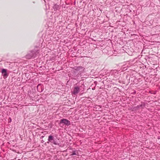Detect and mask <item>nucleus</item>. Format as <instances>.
I'll return each mask as SVG.
<instances>
[{
	"label": "nucleus",
	"instance_id": "1",
	"mask_svg": "<svg viewBox=\"0 0 160 160\" xmlns=\"http://www.w3.org/2000/svg\"><path fill=\"white\" fill-rule=\"evenodd\" d=\"M72 68L73 70L71 71V75L73 77L74 79H76L75 78L78 77L79 75L82 76L85 69L84 67L81 66H75Z\"/></svg>",
	"mask_w": 160,
	"mask_h": 160
},
{
	"label": "nucleus",
	"instance_id": "2",
	"mask_svg": "<svg viewBox=\"0 0 160 160\" xmlns=\"http://www.w3.org/2000/svg\"><path fill=\"white\" fill-rule=\"evenodd\" d=\"M39 50L35 48L28 51L25 57L27 59H34L37 57L39 54Z\"/></svg>",
	"mask_w": 160,
	"mask_h": 160
},
{
	"label": "nucleus",
	"instance_id": "3",
	"mask_svg": "<svg viewBox=\"0 0 160 160\" xmlns=\"http://www.w3.org/2000/svg\"><path fill=\"white\" fill-rule=\"evenodd\" d=\"M59 126L62 127L63 125H65L68 126L70 125V121L68 119L65 118H62L60 120L59 123Z\"/></svg>",
	"mask_w": 160,
	"mask_h": 160
},
{
	"label": "nucleus",
	"instance_id": "4",
	"mask_svg": "<svg viewBox=\"0 0 160 160\" xmlns=\"http://www.w3.org/2000/svg\"><path fill=\"white\" fill-rule=\"evenodd\" d=\"M110 75L112 76V78H113V79H114V78H119V73L117 70H113L110 72L109 76Z\"/></svg>",
	"mask_w": 160,
	"mask_h": 160
},
{
	"label": "nucleus",
	"instance_id": "5",
	"mask_svg": "<svg viewBox=\"0 0 160 160\" xmlns=\"http://www.w3.org/2000/svg\"><path fill=\"white\" fill-rule=\"evenodd\" d=\"M52 37L51 34H48V33H46L45 36L44 37V38L45 40H43V42L45 41L44 43H46L47 45V43L48 42V44H49L51 43L50 41H51V38Z\"/></svg>",
	"mask_w": 160,
	"mask_h": 160
},
{
	"label": "nucleus",
	"instance_id": "6",
	"mask_svg": "<svg viewBox=\"0 0 160 160\" xmlns=\"http://www.w3.org/2000/svg\"><path fill=\"white\" fill-rule=\"evenodd\" d=\"M48 141L55 145H59V143H58L57 141H56L55 140L53 136L52 135H50L48 136Z\"/></svg>",
	"mask_w": 160,
	"mask_h": 160
},
{
	"label": "nucleus",
	"instance_id": "7",
	"mask_svg": "<svg viewBox=\"0 0 160 160\" xmlns=\"http://www.w3.org/2000/svg\"><path fill=\"white\" fill-rule=\"evenodd\" d=\"M7 72L8 70L6 69L2 68L1 70L2 75L4 79L6 78L8 76V73Z\"/></svg>",
	"mask_w": 160,
	"mask_h": 160
},
{
	"label": "nucleus",
	"instance_id": "8",
	"mask_svg": "<svg viewBox=\"0 0 160 160\" xmlns=\"http://www.w3.org/2000/svg\"><path fill=\"white\" fill-rule=\"evenodd\" d=\"M145 107V104L144 103L142 102L141 104L138 105L137 106L134 107L133 109L135 111L138 110L140 108H143Z\"/></svg>",
	"mask_w": 160,
	"mask_h": 160
},
{
	"label": "nucleus",
	"instance_id": "9",
	"mask_svg": "<svg viewBox=\"0 0 160 160\" xmlns=\"http://www.w3.org/2000/svg\"><path fill=\"white\" fill-rule=\"evenodd\" d=\"M60 7L61 6L59 3L54 4L52 7L54 12H56L57 10H59Z\"/></svg>",
	"mask_w": 160,
	"mask_h": 160
},
{
	"label": "nucleus",
	"instance_id": "10",
	"mask_svg": "<svg viewBox=\"0 0 160 160\" xmlns=\"http://www.w3.org/2000/svg\"><path fill=\"white\" fill-rule=\"evenodd\" d=\"M80 91V88L78 87H75L73 91V93L76 95Z\"/></svg>",
	"mask_w": 160,
	"mask_h": 160
},
{
	"label": "nucleus",
	"instance_id": "11",
	"mask_svg": "<svg viewBox=\"0 0 160 160\" xmlns=\"http://www.w3.org/2000/svg\"><path fill=\"white\" fill-rule=\"evenodd\" d=\"M37 91L40 92H42L43 90V88L41 84H38L37 87Z\"/></svg>",
	"mask_w": 160,
	"mask_h": 160
},
{
	"label": "nucleus",
	"instance_id": "12",
	"mask_svg": "<svg viewBox=\"0 0 160 160\" xmlns=\"http://www.w3.org/2000/svg\"><path fill=\"white\" fill-rule=\"evenodd\" d=\"M56 58V56H53L52 57L51 56H48V59L47 60V61H49V62H53L55 59Z\"/></svg>",
	"mask_w": 160,
	"mask_h": 160
},
{
	"label": "nucleus",
	"instance_id": "13",
	"mask_svg": "<svg viewBox=\"0 0 160 160\" xmlns=\"http://www.w3.org/2000/svg\"><path fill=\"white\" fill-rule=\"evenodd\" d=\"M128 67L129 66L127 64H124L121 67V70L122 71H125L127 69Z\"/></svg>",
	"mask_w": 160,
	"mask_h": 160
},
{
	"label": "nucleus",
	"instance_id": "14",
	"mask_svg": "<svg viewBox=\"0 0 160 160\" xmlns=\"http://www.w3.org/2000/svg\"><path fill=\"white\" fill-rule=\"evenodd\" d=\"M78 152L77 151H72V154L71 155H78Z\"/></svg>",
	"mask_w": 160,
	"mask_h": 160
},
{
	"label": "nucleus",
	"instance_id": "15",
	"mask_svg": "<svg viewBox=\"0 0 160 160\" xmlns=\"http://www.w3.org/2000/svg\"><path fill=\"white\" fill-rule=\"evenodd\" d=\"M84 87H85L84 85L83 84L81 86H80V87H79V88H82L84 89Z\"/></svg>",
	"mask_w": 160,
	"mask_h": 160
},
{
	"label": "nucleus",
	"instance_id": "16",
	"mask_svg": "<svg viewBox=\"0 0 160 160\" xmlns=\"http://www.w3.org/2000/svg\"><path fill=\"white\" fill-rule=\"evenodd\" d=\"M44 141L43 140H42V141H41V142L42 143H44Z\"/></svg>",
	"mask_w": 160,
	"mask_h": 160
},
{
	"label": "nucleus",
	"instance_id": "17",
	"mask_svg": "<svg viewBox=\"0 0 160 160\" xmlns=\"http://www.w3.org/2000/svg\"><path fill=\"white\" fill-rule=\"evenodd\" d=\"M50 142H49V141H48V142H45V144H46V143H48L49 144Z\"/></svg>",
	"mask_w": 160,
	"mask_h": 160
},
{
	"label": "nucleus",
	"instance_id": "18",
	"mask_svg": "<svg viewBox=\"0 0 160 160\" xmlns=\"http://www.w3.org/2000/svg\"><path fill=\"white\" fill-rule=\"evenodd\" d=\"M43 137H44L43 136H42L40 138H42Z\"/></svg>",
	"mask_w": 160,
	"mask_h": 160
},
{
	"label": "nucleus",
	"instance_id": "19",
	"mask_svg": "<svg viewBox=\"0 0 160 160\" xmlns=\"http://www.w3.org/2000/svg\"><path fill=\"white\" fill-rule=\"evenodd\" d=\"M10 122H11V118H10Z\"/></svg>",
	"mask_w": 160,
	"mask_h": 160
},
{
	"label": "nucleus",
	"instance_id": "20",
	"mask_svg": "<svg viewBox=\"0 0 160 160\" xmlns=\"http://www.w3.org/2000/svg\"><path fill=\"white\" fill-rule=\"evenodd\" d=\"M134 93H136V92H134Z\"/></svg>",
	"mask_w": 160,
	"mask_h": 160
},
{
	"label": "nucleus",
	"instance_id": "21",
	"mask_svg": "<svg viewBox=\"0 0 160 160\" xmlns=\"http://www.w3.org/2000/svg\"><path fill=\"white\" fill-rule=\"evenodd\" d=\"M134 93H136V92H134Z\"/></svg>",
	"mask_w": 160,
	"mask_h": 160
}]
</instances>
